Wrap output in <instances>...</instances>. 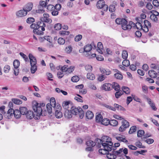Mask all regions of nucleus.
<instances>
[{"mask_svg": "<svg viewBox=\"0 0 159 159\" xmlns=\"http://www.w3.org/2000/svg\"><path fill=\"white\" fill-rule=\"evenodd\" d=\"M45 104L43 103H39L36 101L32 102V108L34 112L28 111L26 114L27 119H31L34 118L35 120L39 119L41 115L45 116L47 114V111L44 110Z\"/></svg>", "mask_w": 159, "mask_h": 159, "instance_id": "f257e3e1", "label": "nucleus"}, {"mask_svg": "<svg viewBox=\"0 0 159 159\" xmlns=\"http://www.w3.org/2000/svg\"><path fill=\"white\" fill-rule=\"evenodd\" d=\"M97 143H102V148L98 150L100 154H105L107 152L111 151L112 150H115L116 148L120 146V143H115L114 145L111 142V139L109 137L104 136L102 137L101 139H97Z\"/></svg>", "mask_w": 159, "mask_h": 159, "instance_id": "f03ea898", "label": "nucleus"}, {"mask_svg": "<svg viewBox=\"0 0 159 159\" xmlns=\"http://www.w3.org/2000/svg\"><path fill=\"white\" fill-rule=\"evenodd\" d=\"M46 25L43 21L40 19L36 22V23H32L30 26L31 28L33 29V32L38 35H43L44 34L43 32L45 30L44 27Z\"/></svg>", "mask_w": 159, "mask_h": 159, "instance_id": "7ed1b4c3", "label": "nucleus"}, {"mask_svg": "<svg viewBox=\"0 0 159 159\" xmlns=\"http://www.w3.org/2000/svg\"><path fill=\"white\" fill-rule=\"evenodd\" d=\"M101 139L98 138H96L95 139V141L94 142L93 141L89 140L86 142V144L88 146L85 149L86 151H89L93 150L92 149V148L94 147L96 145V146L98 148H101L102 147V143H97L96 140L97 139Z\"/></svg>", "mask_w": 159, "mask_h": 159, "instance_id": "20e7f679", "label": "nucleus"}, {"mask_svg": "<svg viewBox=\"0 0 159 159\" xmlns=\"http://www.w3.org/2000/svg\"><path fill=\"white\" fill-rule=\"evenodd\" d=\"M70 111L72 115H77L78 114L80 118L82 119L84 116V112L82 109L79 107H76L72 106Z\"/></svg>", "mask_w": 159, "mask_h": 159, "instance_id": "39448f33", "label": "nucleus"}, {"mask_svg": "<svg viewBox=\"0 0 159 159\" xmlns=\"http://www.w3.org/2000/svg\"><path fill=\"white\" fill-rule=\"evenodd\" d=\"M121 125L119 127V130L120 132H123L128 128L129 126V122L126 120H123L121 122Z\"/></svg>", "mask_w": 159, "mask_h": 159, "instance_id": "423d86ee", "label": "nucleus"}, {"mask_svg": "<svg viewBox=\"0 0 159 159\" xmlns=\"http://www.w3.org/2000/svg\"><path fill=\"white\" fill-rule=\"evenodd\" d=\"M61 106L59 104L57 105L56 107L54 108L55 111V116L57 118H59L62 116V114L61 111Z\"/></svg>", "mask_w": 159, "mask_h": 159, "instance_id": "0eeeda50", "label": "nucleus"}, {"mask_svg": "<svg viewBox=\"0 0 159 159\" xmlns=\"http://www.w3.org/2000/svg\"><path fill=\"white\" fill-rule=\"evenodd\" d=\"M40 20L43 21L44 23L45 22L50 24L52 22V19L49 18V16L47 13L43 14V17L40 18Z\"/></svg>", "mask_w": 159, "mask_h": 159, "instance_id": "6e6552de", "label": "nucleus"}, {"mask_svg": "<svg viewBox=\"0 0 159 159\" xmlns=\"http://www.w3.org/2000/svg\"><path fill=\"white\" fill-rule=\"evenodd\" d=\"M13 109L10 108L7 112H5L3 114L4 117L6 119H10L13 116Z\"/></svg>", "mask_w": 159, "mask_h": 159, "instance_id": "1a4fd4ad", "label": "nucleus"}, {"mask_svg": "<svg viewBox=\"0 0 159 159\" xmlns=\"http://www.w3.org/2000/svg\"><path fill=\"white\" fill-rule=\"evenodd\" d=\"M27 12L24 9L20 10L16 13V16L18 17H22L27 15Z\"/></svg>", "mask_w": 159, "mask_h": 159, "instance_id": "9d476101", "label": "nucleus"}, {"mask_svg": "<svg viewBox=\"0 0 159 159\" xmlns=\"http://www.w3.org/2000/svg\"><path fill=\"white\" fill-rule=\"evenodd\" d=\"M112 85L111 84L108 83H106L103 84L102 86V90L106 91H110L111 89Z\"/></svg>", "mask_w": 159, "mask_h": 159, "instance_id": "9b49d317", "label": "nucleus"}, {"mask_svg": "<svg viewBox=\"0 0 159 159\" xmlns=\"http://www.w3.org/2000/svg\"><path fill=\"white\" fill-rule=\"evenodd\" d=\"M29 57L30 60V65H32V64H37L36 58L32 54L30 53L29 54Z\"/></svg>", "mask_w": 159, "mask_h": 159, "instance_id": "f8f14e48", "label": "nucleus"}, {"mask_svg": "<svg viewBox=\"0 0 159 159\" xmlns=\"http://www.w3.org/2000/svg\"><path fill=\"white\" fill-rule=\"evenodd\" d=\"M109 151L107 152V153L105 154H101L102 155L107 154V158L109 159H115L116 158V155L113 153V150L111 153H109Z\"/></svg>", "mask_w": 159, "mask_h": 159, "instance_id": "ddd939ff", "label": "nucleus"}, {"mask_svg": "<svg viewBox=\"0 0 159 159\" xmlns=\"http://www.w3.org/2000/svg\"><path fill=\"white\" fill-rule=\"evenodd\" d=\"M12 114L13 116L14 115V117L16 119L20 118L21 115L20 110L18 109L14 110L13 109Z\"/></svg>", "mask_w": 159, "mask_h": 159, "instance_id": "4468645a", "label": "nucleus"}, {"mask_svg": "<svg viewBox=\"0 0 159 159\" xmlns=\"http://www.w3.org/2000/svg\"><path fill=\"white\" fill-rule=\"evenodd\" d=\"M33 4L32 2H29L27 3L24 7L25 10L27 12L30 11L33 7Z\"/></svg>", "mask_w": 159, "mask_h": 159, "instance_id": "2eb2a0df", "label": "nucleus"}, {"mask_svg": "<svg viewBox=\"0 0 159 159\" xmlns=\"http://www.w3.org/2000/svg\"><path fill=\"white\" fill-rule=\"evenodd\" d=\"M64 116L67 119H70L72 117V114L71 111L68 110H66L65 111Z\"/></svg>", "mask_w": 159, "mask_h": 159, "instance_id": "dca6fc26", "label": "nucleus"}, {"mask_svg": "<svg viewBox=\"0 0 159 159\" xmlns=\"http://www.w3.org/2000/svg\"><path fill=\"white\" fill-rule=\"evenodd\" d=\"M136 20L137 21V22L136 23V27L138 29H141L143 26L142 25V23H143V21L140 20L138 18H136Z\"/></svg>", "mask_w": 159, "mask_h": 159, "instance_id": "f3484780", "label": "nucleus"}, {"mask_svg": "<svg viewBox=\"0 0 159 159\" xmlns=\"http://www.w3.org/2000/svg\"><path fill=\"white\" fill-rule=\"evenodd\" d=\"M86 116L87 119H91L94 117V114L92 111H88L86 112Z\"/></svg>", "mask_w": 159, "mask_h": 159, "instance_id": "a211bd4d", "label": "nucleus"}, {"mask_svg": "<svg viewBox=\"0 0 159 159\" xmlns=\"http://www.w3.org/2000/svg\"><path fill=\"white\" fill-rule=\"evenodd\" d=\"M111 85H112V86L111 87V89L113 88L116 91H119L120 90V86L118 83L115 82H113Z\"/></svg>", "mask_w": 159, "mask_h": 159, "instance_id": "6ab92c4d", "label": "nucleus"}, {"mask_svg": "<svg viewBox=\"0 0 159 159\" xmlns=\"http://www.w3.org/2000/svg\"><path fill=\"white\" fill-rule=\"evenodd\" d=\"M105 3V2L103 0H99L97 3V7L100 9L102 8L104 5Z\"/></svg>", "mask_w": 159, "mask_h": 159, "instance_id": "aec40b11", "label": "nucleus"}, {"mask_svg": "<svg viewBox=\"0 0 159 159\" xmlns=\"http://www.w3.org/2000/svg\"><path fill=\"white\" fill-rule=\"evenodd\" d=\"M148 74L149 76L151 78H155L157 77V73L154 70H149Z\"/></svg>", "mask_w": 159, "mask_h": 159, "instance_id": "412c9836", "label": "nucleus"}, {"mask_svg": "<svg viewBox=\"0 0 159 159\" xmlns=\"http://www.w3.org/2000/svg\"><path fill=\"white\" fill-rule=\"evenodd\" d=\"M114 107H113V108H115V111H116V109L122 111H125V109L123 107L116 103H115L114 104Z\"/></svg>", "mask_w": 159, "mask_h": 159, "instance_id": "4be33fe9", "label": "nucleus"}, {"mask_svg": "<svg viewBox=\"0 0 159 159\" xmlns=\"http://www.w3.org/2000/svg\"><path fill=\"white\" fill-rule=\"evenodd\" d=\"M52 106L51 105V104H49V103H48L47 104L46 107L48 112L49 114H51L52 113ZM43 108H44L43 110H46V107H45V105L44 106V107ZM45 111H46V110Z\"/></svg>", "mask_w": 159, "mask_h": 159, "instance_id": "5701e85b", "label": "nucleus"}, {"mask_svg": "<svg viewBox=\"0 0 159 159\" xmlns=\"http://www.w3.org/2000/svg\"><path fill=\"white\" fill-rule=\"evenodd\" d=\"M31 65L30 70L32 74L34 73L37 69V67L36 64H32Z\"/></svg>", "mask_w": 159, "mask_h": 159, "instance_id": "b1692460", "label": "nucleus"}, {"mask_svg": "<svg viewBox=\"0 0 159 159\" xmlns=\"http://www.w3.org/2000/svg\"><path fill=\"white\" fill-rule=\"evenodd\" d=\"M49 104H51L52 107L54 108L56 107L57 105L56 104V101L55 99L54 98H52L50 100V103Z\"/></svg>", "mask_w": 159, "mask_h": 159, "instance_id": "393cba45", "label": "nucleus"}, {"mask_svg": "<svg viewBox=\"0 0 159 159\" xmlns=\"http://www.w3.org/2000/svg\"><path fill=\"white\" fill-rule=\"evenodd\" d=\"M100 70L101 73L106 75H109L111 73V71L108 69H100Z\"/></svg>", "mask_w": 159, "mask_h": 159, "instance_id": "a878e982", "label": "nucleus"}, {"mask_svg": "<svg viewBox=\"0 0 159 159\" xmlns=\"http://www.w3.org/2000/svg\"><path fill=\"white\" fill-rule=\"evenodd\" d=\"M20 110L21 114L22 115H26L27 112H28L27 108L25 107H22L20 108Z\"/></svg>", "mask_w": 159, "mask_h": 159, "instance_id": "bb28decb", "label": "nucleus"}, {"mask_svg": "<svg viewBox=\"0 0 159 159\" xmlns=\"http://www.w3.org/2000/svg\"><path fill=\"white\" fill-rule=\"evenodd\" d=\"M92 46L91 44H88L84 46L85 52H88L90 51L92 49Z\"/></svg>", "mask_w": 159, "mask_h": 159, "instance_id": "cd10ccee", "label": "nucleus"}, {"mask_svg": "<svg viewBox=\"0 0 159 159\" xmlns=\"http://www.w3.org/2000/svg\"><path fill=\"white\" fill-rule=\"evenodd\" d=\"M87 79L91 80H93L95 79L94 75L92 73H88L87 75Z\"/></svg>", "mask_w": 159, "mask_h": 159, "instance_id": "c85d7f7f", "label": "nucleus"}, {"mask_svg": "<svg viewBox=\"0 0 159 159\" xmlns=\"http://www.w3.org/2000/svg\"><path fill=\"white\" fill-rule=\"evenodd\" d=\"M122 89L123 92H124L126 94H129L130 93V90L129 88L127 87L123 86L122 87Z\"/></svg>", "mask_w": 159, "mask_h": 159, "instance_id": "c756f323", "label": "nucleus"}, {"mask_svg": "<svg viewBox=\"0 0 159 159\" xmlns=\"http://www.w3.org/2000/svg\"><path fill=\"white\" fill-rule=\"evenodd\" d=\"M116 139L119 141L125 143L128 142V141L125 138H123L122 137L119 136H116Z\"/></svg>", "mask_w": 159, "mask_h": 159, "instance_id": "7c9ffc66", "label": "nucleus"}, {"mask_svg": "<svg viewBox=\"0 0 159 159\" xmlns=\"http://www.w3.org/2000/svg\"><path fill=\"white\" fill-rule=\"evenodd\" d=\"M103 119V117L100 114H98L96 116V121L97 122H101Z\"/></svg>", "mask_w": 159, "mask_h": 159, "instance_id": "2f4dec72", "label": "nucleus"}, {"mask_svg": "<svg viewBox=\"0 0 159 159\" xmlns=\"http://www.w3.org/2000/svg\"><path fill=\"white\" fill-rule=\"evenodd\" d=\"M123 152V148H120L119 150H113V153L116 155V157H120L121 155V154Z\"/></svg>", "mask_w": 159, "mask_h": 159, "instance_id": "473e14b6", "label": "nucleus"}, {"mask_svg": "<svg viewBox=\"0 0 159 159\" xmlns=\"http://www.w3.org/2000/svg\"><path fill=\"white\" fill-rule=\"evenodd\" d=\"M102 124L105 125H107L109 124L110 120L107 118L103 119L101 122Z\"/></svg>", "mask_w": 159, "mask_h": 159, "instance_id": "72a5a7b5", "label": "nucleus"}, {"mask_svg": "<svg viewBox=\"0 0 159 159\" xmlns=\"http://www.w3.org/2000/svg\"><path fill=\"white\" fill-rule=\"evenodd\" d=\"M102 106L105 107L108 109H110L114 111H115V108H113V107H112L110 105H108L107 104L103 103L102 104Z\"/></svg>", "mask_w": 159, "mask_h": 159, "instance_id": "f704fd0d", "label": "nucleus"}, {"mask_svg": "<svg viewBox=\"0 0 159 159\" xmlns=\"http://www.w3.org/2000/svg\"><path fill=\"white\" fill-rule=\"evenodd\" d=\"M12 101L15 104H17V105L20 104L22 102L21 100H20V99H16V98L12 99Z\"/></svg>", "mask_w": 159, "mask_h": 159, "instance_id": "c9c22d12", "label": "nucleus"}, {"mask_svg": "<svg viewBox=\"0 0 159 159\" xmlns=\"http://www.w3.org/2000/svg\"><path fill=\"white\" fill-rule=\"evenodd\" d=\"M109 124L113 126H115L118 125V122L115 120H110Z\"/></svg>", "mask_w": 159, "mask_h": 159, "instance_id": "e433bc0d", "label": "nucleus"}, {"mask_svg": "<svg viewBox=\"0 0 159 159\" xmlns=\"http://www.w3.org/2000/svg\"><path fill=\"white\" fill-rule=\"evenodd\" d=\"M114 77L117 79L122 80L123 78V76L121 73H116L114 75Z\"/></svg>", "mask_w": 159, "mask_h": 159, "instance_id": "4c0bfd02", "label": "nucleus"}, {"mask_svg": "<svg viewBox=\"0 0 159 159\" xmlns=\"http://www.w3.org/2000/svg\"><path fill=\"white\" fill-rule=\"evenodd\" d=\"M70 103V101L64 102L62 103V105L63 107L66 110H67L69 108V105Z\"/></svg>", "mask_w": 159, "mask_h": 159, "instance_id": "58836bf2", "label": "nucleus"}, {"mask_svg": "<svg viewBox=\"0 0 159 159\" xmlns=\"http://www.w3.org/2000/svg\"><path fill=\"white\" fill-rule=\"evenodd\" d=\"M115 93V96L116 98H118L123 94V92L122 90L117 91Z\"/></svg>", "mask_w": 159, "mask_h": 159, "instance_id": "ea45409f", "label": "nucleus"}, {"mask_svg": "<svg viewBox=\"0 0 159 159\" xmlns=\"http://www.w3.org/2000/svg\"><path fill=\"white\" fill-rule=\"evenodd\" d=\"M121 27L123 30H126L131 29L132 27L130 24H127L125 25H122Z\"/></svg>", "mask_w": 159, "mask_h": 159, "instance_id": "a19ab883", "label": "nucleus"}, {"mask_svg": "<svg viewBox=\"0 0 159 159\" xmlns=\"http://www.w3.org/2000/svg\"><path fill=\"white\" fill-rule=\"evenodd\" d=\"M136 130V127L135 126H133L131 127L129 131V133L131 134L135 132Z\"/></svg>", "mask_w": 159, "mask_h": 159, "instance_id": "79ce46f5", "label": "nucleus"}, {"mask_svg": "<svg viewBox=\"0 0 159 159\" xmlns=\"http://www.w3.org/2000/svg\"><path fill=\"white\" fill-rule=\"evenodd\" d=\"M13 64L15 68L16 69L19 66V61L18 60H15L13 62Z\"/></svg>", "mask_w": 159, "mask_h": 159, "instance_id": "37998d69", "label": "nucleus"}, {"mask_svg": "<svg viewBox=\"0 0 159 159\" xmlns=\"http://www.w3.org/2000/svg\"><path fill=\"white\" fill-rule=\"evenodd\" d=\"M145 134L144 131L143 130H139L138 131L137 136L138 137H141Z\"/></svg>", "mask_w": 159, "mask_h": 159, "instance_id": "c03bdc74", "label": "nucleus"}, {"mask_svg": "<svg viewBox=\"0 0 159 159\" xmlns=\"http://www.w3.org/2000/svg\"><path fill=\"white\" fill-rule=\"evenodd\" d=\"M122 65L125 66L127 67L129 66L130 65L129 61L128 60L125 59L122 62Z\"/></svg>", "mask_w": 159, "mask_h": 159, "instance_id": "a18cd8bd", "label": "nucleus"}, {"mask_svg": "<svg viewBox=\"0 0 159 159\" xmlns=\"http://www.w3.org/2000/svg\"><path fill=\"white\" fill-rule=\"evenodd\" d=\"M128 53L126 50H123L122 53V58L124 59H126L127 58Z\"/></svg>", "mask_w": 159, "mask_h": 159, "instance_id": "49530a36", "label": "nucleus"}, {"mask_svg": "<svg viewBox=\"0 0 159 159\" xmlns=\"http://www.w3.org/2000/svg\"><path fill=\"white\" fill-rule=\"evenodd\" d=\"M61 25L60 23H57L54 25V29L57 30H60L61 28Z\"/></svg>", "mask_w": 159, "mask_h": 159, "instance_id": "de8ad7c7", "label": "nucleus"}, {"mask_svg": "<svg viewBox=\"0 0 159 159\" xmlns=\"http://www.w3.org/2000/svg\"><path fill=\"white\" fill-rule=\"evenodd\" d=\"M72 48L71 46H69L66 48L65 51L67 53H70L72 52Z\"/></svg>", "mask_w": 159, "mask_h": 159, "instance_id": "09e8293b", "label": "nucleus"}, {"mask_svg": "<svg viewBox=\"0 0 159 159\" xmlns=\"http://www.w3.org/2000/svg\"><path fill=\"white\" fill-rule=\"evenodd\" d=\"M65 42V40L62 38H59L58 39V43L60 45H63Z\"/></svg>", "mask_w": 159, "mask_h": 159, "instance_id": "8fccbe9b", "label": "nucleus"}, {"mask_svg": "<svg viewBox=\"0 0 159 159\" xmlns=\"http://www.w3.org/2000/svg\"><path fill=\"white\" fill-rule=\"evenodd\" d=\"M79 77L77 76H74L71 78V81L74 82H77L79 80Z\"/></svg>", "mask_w": 159, "mask_h": 159, "instance_id": "3c124183", "label": "nucleus"}, {"mask_svg": "<svg viewBox=\"0 0 159 159\" xmlns=\"http://www.w3.org/2000/svg\"><path fill=\"white\" fill-rule=\"evenodd\" d=\"M77 96L78 97H75L74 98L78 102H83V100L81 99V98H82V97L79 94H77Z\"/></svg>", "mask_w": 159, "mask_h": 159, "instance_id": "603ef678", "label": "nucleus"}, {"mask_svg": "<svg viewBox=\"0 0 159 159\" xmlns=\"http://www.w3.org/2000/svg\"><path fill=\"white\" fill-rule=\"evenodd\" d=\"M20 56L21 57H22V58L24 59V60L26 62L29 61V60H28V57L23 53L20 52Z\"/></svg>", "mask_w": 159, "mask_h": 159, "instance_id": "864d4df0", "label": "nucleus"}, {"mask_svg": "<svg viewBox=\"0 0 159 159\" xmlns=\"http://www.w3.org/2000/svg\"><path fill=\"white\" fill-rule=\"evenodd\" d=\"M132 96L133 98V99L136 102H141V100L137 96L133 95H132Z\"/></svg>", "mask_w": 159, "mask_h": 159, "instance_id": "5fc2aeb1", "label": "nucleus"}, {"mask_svg": "<svg viewBox=\"0 0 159 159\" xmlns=\"http://www.w3.org/2000/svg\"><path fill=\"white\" fill-rule=\"evenodd\" d=\"M85 70L88 72H91L92 70V67L90 65H86L85 66Z\"/></svg>", "mask_w": 159, "mask_h": 159, "instance_id": "6e6d98bb", "label": "nucleus"}, {"mask_svg": "<svg viewBox=\"0 0 159 159\" xmlns=\"http://www.w3.org/2000/svg\"><path fill=\"white\" fill-rule=\"evenodd\" d=\"M116 8L115 6L114 5H111L109 7V11L110 12H112L115 11Z\"/></svg>", "mask_w": 159, "mask_h": 159, "instance_id": "4d7b16f0", "label": "nucleus"}, {"mask_svg": "<svg viewBox=\"0 0 159 159\" xmlns=\"http://www.w3.org/2000/svg\"><path fill=\"white\" fill-rule=\"evenodd\" d=\"M157 16L154 14H152L151 15L150 17L152 20L156 22L158 20V18Z\"/></svg>", "mask_w": 159, "mask_h": 159, "instance_id": "13d9d810", "label": "nucleus"}, {"mask_svg": "<svg viewBox=\"0 0 159 159\" xmlns=\"http://www.w3.org/2000/svg\"><path fill=\"white\" fill-rule=\"evenodd\" d=\"M135 145L139 148H145V146L142 145V143L139 141L135 142Z\"/></svg>", "mask_w": 159, "mask_h": 159, "instance_id": "bf43d9fd", "label": "nucleus"}, {"mask_svg": "<svg viewBox=\"0 0 159 159\" xmlns=\"http://www.w3.org/2000/svg\"><path fill=\"white\" fill-rule=\"evenodd\" d=\"M35 21V19L33 17L28 18L26 20V22L28 23H31Z\"/></svg>", "mask_w": 159, "mask_h": 159, "instance_id": "052dcab7", "label": "nucleus"}, {"mask_svg": "<svg viewBox=\"0 0 159 159\" xmlns=\"http://www.w3.org/2000/svg\"><path fill=\"white\" fill-rule=\"evenodd\" d=\"M59 32L61 36L68 35L70 33L69 32L66 31H61Z\"/></svg>", "mask_w": 159, "mask_h": 159, "instance_id": "680f3d73", "label": "nucleus"}, {"mask_svg": "<svg viewBox=\"0 0 159 159\" xmlns=\"http://www.w3.org/2000/svg\"><path fill=\"white\" fill-rule=\"evenodd\" d=\"M10 69V67L9 65H6L4 68V71L5 73H7Z\"/></svg>", "mask_w": 159, "mask_h": 159, "instance_id": "e2e57ef3", "label": "nucleus"}, {"mask_svg": "<svg viewBox=\"0 0 159 159\" xmlns=\"http://www.w3.org/2000/svg\"><path fill=\"white\" fill-rule=\"evenodd\" d=\"M82 36L81 34H78L76 35L75 38V40L78 42L80 41L82 38Z\"/></svg>", "mask_w": 159, "mask_h": 159, "instance_id": "0e129e2a", "label": "nucleus"}, {"mask_svg": "<svg viewBox=\"0 0 159 159\" xmlns=\"http://www.w3.org/2000/svg\"><path fill=\"white\" fill-rule=\"evenodd\" d=\"M144 26H147L148 27H151V23L147 20H145L143 21Z\"/></svg>", "mask_w": 159, "mask_h": 159, "instance_id": "69168bd1", "label": "nucleus"}, {"mask_svg": "<svg viewBox=\"0 0 159 159\" xmlns=\"http://www.w3.org/2000/svg\"><path fill=\"white\" fill-rule=\"evenodd\" d=\"M48 3L46 2L41 1L39 2V4L43 7H46Z\"/></svg>", "mask_w": 159, "mask_h": 159, "instance_id": "338daca9", "label": "nucleus"}, {"mask_svg": "<svg viewBox=\"0 0 159 159\" xmlns=\"http://www.w3.org/2000/svg\"><path fill=\"white\" fill-rule=\"evenodd\" d=\"M152 4L157 7H159V2L157 0H153L152 1Z\"/></svg>", "mask_w": 159, "mask_h": 159, "instance_id": "774afa93", "label": "nucleus"}]
</instances>
